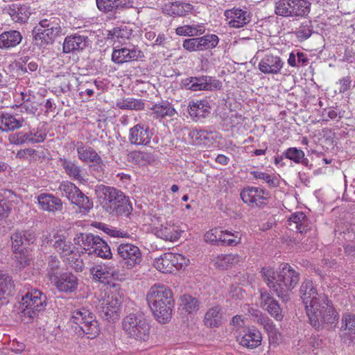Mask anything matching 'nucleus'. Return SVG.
Wrapping results in <instances>:
<instances>
[{"instance_id": "ddd939ff", "label": "nucleus", "mask_w": 355, "mask_h": 355, "mask_svg": "<svg viewBox=\"0 0 355 355\" xmlns=\"http://www.w3.org/2000/svg\"><path fill=\"white\" fill-rule=\"evenodd\" d=\"M219 39L216 35H206L200 37L186 39L183 41V48L191 51H202L209 49L215 48Z\"/></svg>"}, {"instance_id": "37998d69", "label": "nucleus", "mask_w": 355, "mask_h": 355, "mask_svg": "<svg viewBox=\"0 0 355 355\" xmlns=\"http://www.w3.org/2000/svg\"><path fill=\"white\" fill-rule=\"evenodd\" d=\"M239 261L238 254H220L218 255L214 262V266L220 270H227Z\"/></svg>"}, {"instance_id": "393cba45", "label": "nucleus", "mask_w": 355, "mask_h": 355, "mask_svg": "<svg viewBox=\"0 0 355 355\" xmlns=\"http://www.w3.org/2000/svg\"><path fill=\"white\" fill-rule=\"evenodd\" d=\"M152 135L148 127L137 124L130 130L129 141L132 144L146 145L150 142Z\"/></svg>"}, {"instance_id": "ea45409f", "label": "nucleus", "mask_w": 355, "mask_h": 355, "mask_svg": "<svg viewBox=\"0 0 355 355\" xmlns=\"http://www.w3.org/2000/svg\"><path fill=\"white\" fill-rule=\"evenodd\" d=\"M151 110L156 119H162L167 116L173 117L176 114L173 105L167 101L154 105Z\"/></svg>"}, {"instance_id": "e433bc0d", "label": "nucleus", "mask_w": 355, "mask_h": 355, "mask_svg": "<svg viewBox=\"0 0 355 355\" xmlns=\"http://www.w3.org/2000/svg\"><path fill=\"white\" fill-rule=\"evenodd\" d=\"M132 33V28L125 24H121L107 31V40L122 42L129 39Z\"/></svg>"}, {"instance_id": "a19ab883", "label": "nucleus", "mask_w": 355, "mask_h": 355, "mask_svg": "<svg viewBox=\"0 0 355 355\" xmlns=\"http://www.w3.org/2000/svg\"><path fill=\"white\" fill-rule=\"evenodd\" d=\"M205 32V26L201 24H192L179 26L175 29L178 35L194 37L202 35Z\"/></svg>"}, {"instance_id": "20e7f679", "label": "nucleus", "mask_w": 355, "mask_h": 355, "mask_svg": "<svg viewBox=\"0 0 355 355\" xmlns=\"http://www.w3.org/2000/svg\"><path fill=\"white\" fill-rule=\"evenodd\" d=\"M96 193L101 205L106 211L113 215L128 216L132 211V205L128 197L114 187L100 185Z\"/></svg>"}, {"instance_id": "4468645a", "label": "nucleus", "mask_w": 355, "mask_h": 355, "mask_svg": "<svg viewBox=\"0 0 355 355\" xmlns=\"http://www.w3.org/2000/svg\"><path fill=\"white\" fill-rule=\"evenodd\" d=\"M241 198L251 207H261L267 204L268 193L258 187H248L241 192Z\"/></svg>"}, {"instance_id": "864d4df0", "label": "nucleus", "mask_w": 355, "mask_h": 355, "mask_svg": "<svg viewBox=\"0 0 355 355\" xmlns=\"http://www.w3.org/2000/svg\"><path fill=\"white\" fill-rule=\"evenodd\" d=\"M60 261L56 256L51 255L47 259V275L51 281L58 277Z\"/></svg>"}, {"instance_id": "7ed1b4c3", "label": "nucleus", "mask_w": 355, "mask_h": 355, "mask_svg": "<svg viewBox=\"0 0 355 355\" xmlns=\"http://www.w3.org/2000/svg\"><path fill=\"white\" fill-rule=\"evenodd\" d=\"M146 300L155 318L159 322L166 323L171 318L174 306V300L171 289L164 284H154L146 295Z\"/></svg>"}, {"instance_id": "4be33fe9", "label": "nucleus", "mask_w": 355, "mask_h": 355, "mask_svg": "<svg viewBox=\"0 0 355 355\" xmlns=\"http://www.w3.org/2000/svg\"><path fill=\"white\" fill-rule=\"evenodd\" d=\"M284 64L279 56L268 53L261 59L258 68L265 74H277L283 68Z\"/></svg>"}, {"instance_id": "774afa93", "label": "nucleus", "mask_w": 355, "mask_h": 355, "mask_svg": "<svg viewBox=\"0 0 355 355\" xmlns=\"http://www.w3.org/2000/svg\"><path fill=\"white\" fill-rule=\"evenodd\" d=\"M296 231L299 233L306 232L311 229V223L309 219L306 216H304V219L300 223L298 226H295Z\"/></svg>"}, {"instance_id": "e2e57ef3", "label": "nucleus", "mask_w": 355, "mask_h": 355, "mask_svg": "<svg viewBox=\"0 0 355 355\" xmlns=\"http://www.w3.org/2000/svg\"><path fill=\"white\" fill-rule=\"evenodd\" d=\"M257 322L263 326L264 329L268 333H274L275 331V327L273 324L272 320H270L268 317L264 316L261 317L257 320Z\"/></svg>"}, {"instance_id": "5fc2aeb1", "label": "nucleus", "mask_w": 355, "mask_h": 355, "mask_svg": "<svg viewBox=\"0 0 355 355\" xmlns=\"http://www.w3.org/2000/svg\"><path fill=\"white\" fill-rule=\"evenodd\" d=\"M341 329L347 330L348 333L352 336V339L355 340V315L346 313L342 316Z\"/></svg>"}, {"instance_id": "39448f33", "label": "nucleus", "mask_w": 355, "mask_h": 355, "mask_svg": "<svg viewBox=\"0 0 355 355\" xmlns=\"http://www.w3.org/2000/svg\"><path fill=\"white\" fill-rule=\"evenodd\" d=\"M61 19L53 14L42 19L33 30L34 40L40 44H52L57 37L64 35Z\"/></svg>"}, {"instance_id": "09e8293b", "label": "nucleus", "mask_w": 355, "mask_h": 355, "mask_svg": "<svg viewBox=\"0 0 355 355\" xmlns=\"http://www.w3.org/2000/svg\"><path fill=\"white\" fill-rule=\"evenodd\" d=\"M94 250L92 249L91 254H94L102 259H111L112 253L107 242L99 236V240L95 243Z\"/></svg>"}, {"instance_id": "412c9836", "label": "nucleus", "mask_w": 355, "mask_h": 355, "mask_svg": "<svg viewBox=\"0 0 355 355\" xmlns=\"http://www.w3.org/2000/svg\"><path fill=\"white\" fill-rule=\"evenodd\" d=\"M98 9L105 14L120 13L121 11L132 8L130 0H96Z\"/></svg>"}, {"instance_id": "a878e982", "label": "nucleus", "mask_w": 355, "mask_h": 355, "mask_svg": "<svg viewBox=\"0 0 355 355\" xmlns=\"http://www.w3.org/2000/svg\"><path fill=\"white\" fill-rule=\"evenodd\" d=\"M210 105L206 100L191 101L189 103L187 111L191 119L198 121L207 117L210 114Z\"/></svg>"}, {"instance_id": "4c0bfd02", "label": "nucleus", "mask_w": 355, "mask_h": 355, "mask_svg": "<svg viewBox=\"0 0 355 355\" xmlns=\"http://www.w3.org/2000/svg\"><path fill=\"white\" fill-rule=\"evenodd\" d=\"M22 40L21 33L17 31H5L0 35V48L9 49L18 45Z\"/></svg>"}, {"instance_id": "c85d7f7f", "label": "nucleus", "mask_w": 355, "mask_h": 355, "mask_svg": "<svg viewBox=\"0 0 355 355\" xmlns=\"http://www.w3.org/2000/svg\"><path fill=\"white\" fill-rule=\"evenodd\" d=\"M260 298L261 305L266 307L268 313L276 320H281L283 315L278 302L266 291H261Z\"/></svg>"}, {"instance_id": "cd10ccee", "label": "nucleus", "mask_w": 355, "mask_h": 355, "mask_svg": "<svg viewBox=\"0 0 355 355\" xmlns=\"http://www.w3.org/2000/svg\"><path fill=\"white\" fill-rule=\"evenodd\" d=\"M35 237L28 231H16L11 236L12 251L26 250V246L34 243Z\"/></svg>"}, {"instance_id": "0eeeda50", "label": "nucleus", "mask_w": 355, "mask_h": 355, "mask_svg": "<svg viewBox=\"0 0 355 355\" xmlns=\"http://www.w3.org/2000/svg\"><path fill=\"white\" fill-rule=\"evenodd\" d=\"M71 322L80 328V335L85 334L88 338L92 339L99 334L100 327L96 316L87 308L82 307L73 311Z\"/></svg>"}, {"instance_id": "13d9d810", "label": "nucleus", "mask_w": 355, "mask_h": 355, "mask_svg": "<svg viewBox=\"0 0 355 355\" xmlns=\"http://www.w3.org/2000/svg\"><path fill=\"white\" fill-rule=\"evenodd\" d=\"M250 174L253 175L255 179L262 180L266 182L270 187H277L279 184V180L274 176H272L268 173L253 171L250 172Z\"/></svg>"}, {"instance_id": "473e14b6", "label": "nucleus", "mask_w": 355, "mask_h": 355, "mask_svg": "<svg viewBox=\"0 0 355 355\" xmlns=\"http://www.w3.org/2000/svg\"><path fill=\"white\" fill-rule=\"evenodd\" d=\"M164 10L172 17H184L192 12L193 6L189 3L175 1L165 4Z\"/></svg>"}, {"instance_id": "5701e85b", "label": "nucleus", "mask_w": 355, "mask_h": 355, "mask_svg": "<svg viewBox=\"0 0 355 355\" xmlns=\"http://www.w3.org/2000/svg\"><path fill=\"white\" fill-rule=\"evenodd\" d=\"M182 232L178 225L170 222H166L155 227V235L166 241L173 242L178 240Z\"/></svg>"}, {"instance_id": "6e6d98bb", "label": "nucleus", "mask_w": 355, "mask_h": 355, "mask_svg": "<svg viewBox=\"0 0 355 355\" xmlns=\"http://www.w3.org/2000/svg\"><path fill=\"white\" fill-rule=\"evenodd\" d=\"M181 300L183 309L189 313H196L198 311L200 303L196 298L189 295H184L182 297Z\"/></svg>"}, {"instance_id": "49530a36", "label": "nucleus", "mask_w": 355, "mask_h": 355, "mask_svg": "<svg viewBox=\"0 0 355 355\" xmlns=\"http://www.w3.org/2000/svg\"><path fill=\"white\" fill-rule=\"evenodd\" d=\"M116 105L121 110H141L144 108V103L142 100L133 98L119 100Z\"/></svg>"}, {"instance_id": "603ef678", "label": "nucleus", "mask_w": 355, "mask_h": 355, "mask_svg": "<svg viewBox=\"0 0 355 355\" xmlns=\"http://www.w3.org/2000/svg\"><path fill=\"white\" fill-rule=\"evenodd\" d=\"M92 239H95V234L92 233H78L73 238V243L87 252L89 249V246Z\"/></svg>"}, {"instance_id": "6ab92c4d", "label": "nucleus", "mask_w": 355, "mask_h": 355, "mask_svg": "<svg viewBox=\"0 0 355 355\" xmlns=\"http://www.w3.org/2000/svg\"><path fill=\"white\" fill-rule=\"evenodd\" d=\"M236 340L241 345L252 349L261 345L262 335L257 329L243 328L236 336Z\"/></svg>"}, {"instance_id": "7c9ffc66", "label": "nucleus", "mask_w": 355, "mask_h": 355, "mask_svg": "<svg viewBox=\"0 0 355 355\" xmlns=\"http://www.w3.org/2000/svg\"><path fill=\"white\" fill-rule=\"evenodd\" d=\"M58 162L62 167L64 173L73 180L83 181L84 180L83 175V170L77 162L72 161L65 157H60Z\"/></svg>"}, {"instance_id": "f257e3e1", "label": "nucleus", "mask_w": 355, "mask_h": 355, "mask_svg": "<svg viewBox=\"0 0 355 355\" xmlns=\"http://www.w3.org/2000/svg\"><path fill=\"white\" fill-rule=\"evenodd\" d=\"M300 293L313 327L319 330L325 324H333L337 322L338 313L332 303L327 295L318 293L312 281H304L300 286Z\"/></svg>"}, {"instance_id": "0e129e2a", "label": "nucleus", "mask_w": 355, "mask_h": 355, "mask_svg": "<svg viewBox=\"0 0 355 355\" xmlns=\"http://www.w3.org/2000/svg\"><path fill=\"white\" fill-rule=\"evenodd\" d=\"M36 101H32L30 98H28L24 103L21 105V108L24 109L25 111L28 114H35L37 111V105L38 103H35Z\"/></svg>"}, {"instance_id": "8fccbe9b", "label": "nucleus", "mask_w": 355, "mask_h": 355, "mask_svg": "<svg viewBox=\"0 0 355 355\" xmlns=\"http://www.w3.org/2000/svg\"><path fill=\"white\" fill-rule=\"evenodd\" d=\"M55 238L58 239L55 241L53 246L62 257L67 258L74 252L70 242L66 241L64 239L60 236H55Z\"/></svg>"}, {"instance_id": "2f4dec72", "label": "nucleus", "mask_w": 355, "mask_h": 355, "mask_svg": "<svg viewBox=\"0 0 355 355\" xmlns=\"http://www.w3.org/2000/svg\"><path fill=\"white\" fill-rule=\"evenodd\" d=\"M223 322L222 308L219 305L208 309L204 315L203 323L208 328L218 327Z\"/></svg>"}, {"instance_id": "423d86ee", "label": "nucleus", "mask_w": 355, "mask_h": 355, "mask_svg": "<svg viewBox=\"0 0 355 355\" xmlns=\"http://www.w3.org/2000/svg\"><path fill=\"white\" fill-rule=\"evenodd\" d=\"M123 330L127 336L139 342H146L150 336V324L141 313H132L126 315L122 322Z\"/></svg>"}, {"instance_id": "9b49d317", "label": "nucleus", "mask_w": 355, "mask_h": 355, "mask_svg": "<svg viewBox=\"0 0 355 355\" xmlns=\"http://www.w3.org/2000/svg\"><path fill=\"white\" fill-rule=\"evenodd\" d=\"M180 86L193 92L216 91L221 89L223 87L221 81L215 77L207 75L191 76L182 79Z\"/></svg>"}, {"instance_id": "69168bd1", "label": "nucleus", "mask_w": 355, "mask_h": 355, "mask_svg": "<svg viewBox=\"0 0 355 355\" xmlns=\"http://www.w3.org/2000/svg\"><path fill=\"white\" fill-rule=\"evenodd\" d=\"M207 134L206 130L193 129L189 132V137L193 141H200L207 139Z\"/></svg>"}, {"instance_id": "79ce46f5", "label": "nucleus", "mask_w": 355, "mask_h": 355, "mask_svg": "<svg viewBox=\"0 0 355 355\" xmlns=\"http://www.w3.org/2000/svg\"><path fill=\"white\" fill-rule=\"evenodd\" d=\"M284 156L295 164H302L306 166L309 165V159L305 157L304 151L297 148H288L284 152Z\"/></svg>"}, {"instance_id": "a211bd4d", "label": "nucleus", "mask_w": 355, "mask_h": 355, "mask_svg": "<svg viewBox=\"0 0 355 355\" xmlns=\"http://www.w3.org/2000/svg\"><path fill=\"white\" fill-rule=\"evenodd\" d=\"M89 42L87 36L79 33L67 35L62 44V52L76 54L88 46Z\"/></svg>"}, {"instance_id": "72a5a7b5", "label": "nucleus", "mask_w": 355, "mask_h": 355, "mask_svg": "<svg viewBox=\"0 0 355 355\" xmlns=\"http://www.w3.org/2000/svg\"><path fill=\"white\" fill-rule=\"evenodd\" d=\"M7 12L15 22H26L31 14L30 7L26 5L13 3L7 8Z\"/></svg>"}, {"instance_id": "f704fd0d", "label": "nucleus", "mask_w": 355, "mask_h": 355, "mask_svg": "<svg viewBox=\"0 0 355 355\" xmlns=\"http://www.w3.org/2000/svg\"><path fill=\"white\" fill-rule=\"evenodd\" d=\"M24 123V119L21 116H16L9 113L0 114V130L12 131L22 127Z\"/></svg>"}, {"instance_id": "c756f323", "label": "nucleus", "mask_w": 355, "mask_h": 355, "mask_svg": "<svg viewBox=\"0 0 355 355\" xmlns=\"http://www.w3.org/2000/svg\"><path fill=\"white\" fill-rule=\"evenodd\" d=\"M37 202L42 209L49 212L60 211L62 209L60 198L50 193H41L37 196Z\"/></svg>"}, {"instance_id": "338daca9", "label": "nucleus", "mask_w": 355, "mask_h": 355, "mask_svg": "<svg viewBox=\"0 0 355 355\" xmlns=\"http://www.w3.org/2000/svg\"><path fill=\"white\" fill-rule=\"evenodd\" d=\"M305 216L306 215L302 211L293 214L288 220V225L290 227H291L293 225H295V227L298 226L300 223L304 219Z\"/></svg>"}, {"instance_id": "bb28decb", "label": "nucleus", "mask_w": 355, "mask_h": 355, "mask_svg": "<svg viewBox=\"0 0 355 355\" xmlns=\"http://www.w3.org/2000/svg\"><path fill=\"white\" fill-rule=\"evenodd\" d=\"M93 279L103 284L109 283L110 279L118 275V271L113 265H97L90 269Z\"/></svg>"}, {"instance_id": "f8f14e48", "label": "nucleus", "mask_w": 355, "mask_h": 355, "mask_svg": "<svg viewBox=\"0 0 355 355\" xmlns=\"http://www.w3.org/2000/svg\"><path fill=\"white\" fill-rule=\"evenodd\" d=\"M117 256L123 268L132 269L142 260L139 248L132 243H121L117 247Z\"/></svg>"}, {"instance_id": "1a4fd4ad", "label": "nucleus", "mask_w": 355, "mask_h": 355, "mask_svg": "<svg viewBox=\"0 0 355 355\" xmlns=\"http://www.w3.org/2000/svg\"><path fill=\"white\" fill-rule=\"evenodd\" d=\"M46 296L37 288H31L21 298L20 309L25 316L33 318L46 306Z\"/></svg>"}, {"instance_id": "58836bf2", "label": "nucleus", "mask_w": 355, "mask_h": 355, "mask_svg": "<svg viewBox=\"0 0 355 355\" xmlns=\"http://www.w3.org/2000/svg\"><path fill=\"white\" fill-rule=\"evenodd\" d=\"M128 161L133 164L146 166L155 161L154 155L148 152L134 150L128 154Z\"/></svg>"}, {"instance_id": "c03bdc74", "label": "nucleus", "mask_w": 355, "mask_h": 355, "mask_svg": "<svg viewBox=\"0 0 355 355\" xmlns=\"http://www.w3.org/2000/svg\"><path fill=\"white\" fill-rule=\"evenodd\" d=\"M220 245L236 246L241 243V235L239 232H230L221 230L220 234Z\"/></svg>"}, {"instance_id": "b1692460", "label": "nucleus", "mask_w": 355, "mask_h": 355, "mask_svg": "<svg viewBox=\"0 0 355 355\" xmlns=\"http://www.w3.org/2000/svg\"><path fill=\"white\" fill-rule=\"evenodd\" d=\"M56 288L64 293H73L78 286V277L71 272H64L54 280Z\"/></svg>"}, {"instance_id": "aec40b11", "label": "nucleus", "mask_w": 355, "mask_h": 355, "mask_svg": "<svg viewBox=\"0 0 355 355\" xmlns=\"http://www.w3.org/2000/svg\"><path fill=\"white\" fill-rule=\"evenodd\" d=\"M142 56V52L134 46L131 49L128 47L114 48L112 53V60L116 64H122L136 61Z\"/></svg>"}, {"instance_id": "f3484780", "label": "nucleus", "mask_w": 355, "mask_h": 355, "mask_svg": "<svg viewBox=\"0 0 355 355\" xmlns=\"http://www.w3.org/2000/svg\"><path fill=\"white\" fill-rule=\"evenodd\" d=\"M71 144L77 147L78 157L80 161L83 162H92L94 163V168L103 169L104 166L103 162L93 148L85 145L83 142H77L76 144L73 141Z\"/></svg>"}, {"instance_id": "4d7b16f0", "label": "nucleus", "mask_w": 355, "mask_h": 355, "mask_svg": "<svg viewBox=\"0 0 355 355\" xmlns=\"http://www.w3.org/2000/svg\"><path fill=\"white\" fill-rule=\"evenodd\" d=\"M68 264L76 272H82L85 268V263L80 257V253L73 252L66 258Z\"/></svg>"}, {"instance_id": "de8ad7c7", "label": "nucleus", "mask_w": 355, "mask_h": 355, "mask_svg": "<svg viewBox=\"0 0 355 355\" xmlns=\"http://www.w3.org/2000/svg\"><path fill=\"white\" fill-rule=\"evenodd\" d=\"M14 290L15 284L12 277L0 271V294L4 297L10 295Z\"/></svg>"}, {"instance_id": "9d476101", "label": "nucleus", "mask_w": 355, "mask_h": 355, "mask_svg": "<svg viewBox=\"0 0 355 355\" xmlns=\"http://www.w3.org/2000/svg\"><path fill=\"white\" fill-rule=\"evenodd\" d=\"M311 10L306 0H279L275 4V14L283 17H304Z\"/></svg>"}, {"instance_id": "f03ea898", "label": "nucleus", "mask_w": 355, "mask_h": 355, "mask_svg": "<svg viewBox=\"0 0 355 355\" xmlns=\"http://www.w3.org/2000/svg\"><path fill=\"white\" fill-rule=\"evenodd\" d=\"M261 274L268 286L285 302L290 300V292L300 280V273L288 264H284L277 272L272 268H263Z\"/></svg>"}, {"instance_id": "052dcab7", "label": "nucleus", "mask_w": 355, "mask_h": 355, "mask_svg": "<svg viewBox=\"0 0 355 355\" xmlns=\"http://www.w3.org/2000/svg\"><path fill=\"white\" fill-rule=\"evenodd\" d=\"M221 230L218 228L212 229L204 235V240L212 245H220V234Z\"/></svg>"}, {"instance_id": "2eb2a0df", "label": "nucleus", "mask_w": 355, "mask_h": 355, "mask_svg": "<svg viewBox=\"0 0 355 355\" xmlns=\"http://www.w3.org/2000/svg\"><path fill=\"white\" fill-rule=\"evenodd\" d=\"M46 135L38 130L33 129L28 132L21 131L12 133L8 137L9 142L11 144L21 146L24 144H35L43 142Z\"/></svg>"}, {"instance_id": "c9c22d12", "label": "nucleus", "mask_w": 355, "mask_h": 355, "mask_svg": "<svg viewBox=\"0 0 355 355\" xmlns=\"http://www.w3.org/2000/svg\"><path fill=\"white\" fill-rule=\"evenodd\" d=\"M119 305L120 303L116 299L107 298L105 303H102L101 314L102 317L108 321L114 322L119 319Z\"/></svg>"}, {"instance_id": "bf43d9fd", "label": "nucleus", "mask_w": 355, "mask_h": 355, "mask_svg": "<svg viewBox=\"0 0 355 355\" xmlns=\"http://www.w3.org/2000/svg\"><path fill=\"white\" fill-rule=\"evenodd\" d=\"M313 33V28L310 21H306L301 24L295 34L300 41L305 40L311 37Z\"/></svg>"}, {"instance_id": "6e6552de", "label": "nucleus", "mask_w": 355, "mask_h": 355, "mask_svg": "<svg viewBox=\"0 0 355 355\" xmlns=\"http://www.w3.org/2000/svg\"><path fill=\"white\" fill-rule=\"evenodd\" d=\"M58 191L71 204L77 206L80 212L87 213L93 208V201L71 182L62 181L58 187Z\"/></svg>"}, {"instance_id": "a18cd8bd", "label": "nucleus", "mask_w": 355, "mask_h": 355, "mask_svg": "<svg viewBox=\"0 0 355 355\" xmlns=\"http://www.w3.org/2000/svg\"><path fill=\"white\" fill-rule=\"evenodd\" d=\"M171 252H166L154 260V266L163 273H172Z\"/></svg>"}, {"instance_id": "680f3d73", "label": "nucleus", "mask_w": 355, "mask_h": 355, "mask_svg": "<svg viewBox=\"0 0 355 355\" xmlns=\"http://www.w3.org/2000/svg\"><path fill=\"white\" fill-rule=\"evenodd\" d=\"M94 226L113 237H124L126 234L103 223H95Z\"/></svg>"}, {"instance_id": "dca6fc26", "label": "nucleus", "mask_w": 355, "mask_h": 355, "mask_svg": "<svg viewBox=\"0 0 355 355\" xmlns=\"http://www.w3.org/2000/svg\"><path fill=\"white\" fill-rule=\"evenodd\" d=\"M224 16L228 26L234 28H242L251 21L250 12L236 7L225 10Z\"/></svg>"}, {"instance_id": "3c124183", "label": "nucleus", "mask_w": 355, "mask_h": 355, "mask_svg": "<svg viewBox=\"0 0 355 355\" xmlns=\"http://www.w3.org/2000/svg\"><path fill=\"white\" fill-rule=\"evenodd\" d=\"M12 252L16 267L22 269L30 265L31 254L27 250H19Z\"/></svg>"}]
</instances>
